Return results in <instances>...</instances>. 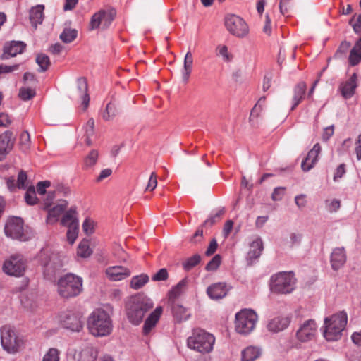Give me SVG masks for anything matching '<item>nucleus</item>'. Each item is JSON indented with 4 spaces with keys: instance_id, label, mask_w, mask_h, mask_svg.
<instances>
[{
    "instance_id": "79ce46f5",
    "label": "nucleus",
    "mask_w": 361,
    "mask_h": 361,
    "mask_svg": "<svg viewBox=\"0 0 361 361\" xmlns=\"http://www.w3.org/2000/svg\"><path fill=\"white\" fill-rule=\"evenodd\" d=\"M78 255L86 258L91 255L92 253V250L90 248L88 240H82L80 242L78 247Z\"/></svg>"
},
{
    "instance_id": "6e6d98bb",
    "label": "nucleus",
    "mask_w": 361,
    "mask_h": 361,
    "mask_svg": "<svg viewBox=\"0 0 361 361\" xmlns=\"http://www.w3.org/2000/svg\"><path fill=\"white\" fill-rule=\"evenodd\" d=\"M157 185V176L155 172H152L149 176L148 183L145 191H153Z\"/></svg>"
},
{
    "instance_id": "09e8293b",
    "label": "nucleus",
    "mask_w": 361,
    "mask_h": 361,
    "mask_svg": "<svg viewBox=\"0 0 361 361\" xmlns=\"http://www.w3.org/2000/svg\"><path fill=\"white\" fill-rule=\"evenodd\" d=\"M35 90L30 87H21L19 90V97L23 101L31 99L35 96Z\"/></svg>"
},
{
    "instance_id": "aec40b11",
    "label": "nucleus",
    "mask_w": 361,
    "mask_h": 361,
    "mask_svg": "<svg viewBox=\"0 0 361 361\" xmlns=\"http://www.w3.org/2000/svg\"><path fill=\"white\" fill-rule=\"evenodd\" d=\"M330 262L334 270L341 269L346 262V253L343 247L334 248L331 254Z\"/></svg>"
},
{
    "instance_id": "69168bd1",
    "label": "nucleus",
    "mask_w": 361,
    "mask_h": 361,
    "mask_svg": "<svg viewBox=\"0 0 361 361\" xmlns=\"http://www.w3.org/2000/svg\"><path fill=\"white\" fill-rule=\"evenodd\" d=\"M217 247H218V244H217L216 240L215 239H213L210 242L209 247H207V249L205 252V255L207 256H211L216 252Z\"/></svg>"
},
{
    "instance_id": "4d7b16f0",
    "label": "nucleus",
    "mask_w": 361,
    "mask_h": 361,
    "mask_svg": "<svg viewBox=\"0 0 361 361\" xmlns=\"http://www.w3.org/2000/svg\"><path fill=\"white\" fill-rule=\"evenodd\" d=\"M349 24L352 25L354 31L358 33L361 31V14L359 15L355 20V16H353L349 21Z\"/></svg>"
},
{
    "instance_id": "9b49d317",
    "label": "nucleus",
    "mask_w": 361,
    "mask_h": 361,
    "mask_svg": "<svg viewBox=\"0 0 361 361\" xmlns=\"http://www.w3.org/2000/svg\"><path fill=\"white\" fill-rule=\"evenodd\" d=\"M2 269L8 275L20 276L25 271L26 260L21 255H13L5 260Z\"/></svg>"
},
{
    "instance_id": "f8f14e48",
    "label": "nucleus",
    "mask_w": 361,
    "mask_h": 361,
    "mask_svg": "<svg viewBox=\"0 0 361 361\" xmlns=\"http://www.w3.org/2000/svg\"><path fill=\"white\" fill-rule=\"evenodd\" d=\"M116 16L115 10H100L95 13L91 18L90 22V29L91 30L102 27L107 28L114 19Z\"/></svg>"
},
{
    "instance_id": "a878e982",
    "label": "nucleus",
    "mask_w": 361,
    "mask_h": 361,
    "mask_svg": "<svg viewBox=\"0 0 361 361\" xmlns=\"http://www.w3.org/2000/svg\"><path fill=\"white\" fill-rule=\"evenodd\" d=\"M25 48V44L23 42L13 41L4 47V58L16 56L18 54H21Z\"/></svg>"
},
{
    "instance_id": "6e6552de",
    "label": "nucleus",
    "mask_w": 361,
    "mask_h": 361,
    "mask_svg": "<svg viewBox=\"0 0 361 361\" xmlns=\"http://www.w3.org/2000/svg\"><path fill=\"white\" fill-rule=\"evenodd\" d=\"M257 321L255 312L250 309L242 310L235 314V329L241 335H247L255 329Z\"/></svg>"
},
{
    "instance_id": "f704fd0d",
    "label": "nucleus",
    "mask_w": 361,
    "mask_h": 361,
    "mask_svg": "<svg viewBox=\"0 0 361 361\" xmlns=\"http://www.w3.org/2000/svg\"><path fill=\"white\" fill-rule=\"evenodd\" d=\"M242 361H255L261 355L259 348L249 346L242 351Z\"/></svg>"
},
{
    "instance_id": "a18cd8bd",
    "label": "nucleus",
    "mask_w": 361,
    "mask_h": 361,
    "mask_svg": "<svg viewBox=\"0 0 361 361\" xmlns=\"http://www.w3.org/2000/svg\"><path fill=\"white\" fill-rule=\"evenodd\" d=\"M36 62L39 65V71L41 72L46 71L50 66L49 58L44 54H39L37 56Z\"/></svg>"
},
{
    "instance_id": "680f3d73",
    "label": "nucleus",
    "mask_w": 361,
    "mask_h": 361,
    "mask_svg": "<svg viewBox=\"0 0 361 361\" xmlns=\"http://www.w3.org/2000/svg\"><path fill=\"white\" fill-rule=\"evenodd\" d=\"M51 183L48 180L40 181L37 185V191L39 195H44L46 192V189L49 188Z\"/></svg>"
},
{
    "instance_id": "5fc2aeb1",
    "label": "nucleus",
    "mask_w": 361,
    "mask_h": 361,
    "mask_svg": "<svg viewBox=\"0 0 361 361\" xmlns=\"http://www.w3.org/2000/svg\"><path fill=\"white\" fill-rule=\"evenodd\" d=\"M169 274L165 268H162L159 269L155 274H154L152 277V281H165L168 279Z\"/></svg>"
},
{
    "instance_id": "f257e3e1",
    "label": "nucleus",
    "mask_w": 361,
    "mask_h": 361,
    "mask_svg": "<svg viewBox=\"0 0 361 361\" xmlns=\"http://www.w3.org/2000/svg\"><path fill=\"white\" fill-rule=\"evenodd\" d=\"M152 307L153 303L147 297L140 294L133 295L126 304L127 318L133 325H138Z\"/></svg>"
},
{
    "instance_id": "cd10ccee",
    "label": "nucleus",
    "mask_w": 361,
    "mask_h": 361,
    "mask_svg": "<svg viewBox=\"0 0 361 361\" xmlns=\"http://www.w3.org/2000/svg\"><path fill=\"white\" fill-rule=\"evenodd\" d=\"M44 5H37L32 7L30 11V20L31 24L36 29L38 24H41L44 19Z\"/></svg>"
},
{
    "instance_id": "72a5a7b5",
    "label": "nucleus",
    "mask_w": 361,
    "mask_h": 361,
    "mask_svg": "<svg viewBox=\"0 0 361 361\" xmlns=\"http://www.w3.org/2000/svg\"><path fill=\"white\" fill-rule=\"evenodd\" d=\"M263 242L261 238H257L250 244V250L248 252V257L250 259H257L259 257L263 250Z\"/></svg>"
},
{
    "instance_id": "20e7f679",
    "label": "nucleus",
    "mask_w": 361,
    "mask_h": 361,
    "mask_svg": "<svg viewBox=\"0 0 361 361\" xmlns=\"http://www.w3.org/2000/svg\"><path fill=\"white\" fill-rule=\"evenodd\" d=\"M82 279L73 274H67L57 281V292L63 298L79 295L82 290Z\"/></svg>"
},
{
    "instance_id": "4468645a",
    "label": "nucleus",
    "mask_w": 361,
    "mask_h": 361,
    "mask_svg": "<svg viewBox=\"0 0 361 361\" xmlns=\"http://www.w3.org/2000/svg\"><path fill=\"white\" fill-rule=\"evenodd\" d=\"M317 331V326L314 320L309 319L301 325L296 332V337L300 342L312 340Z\"/></svg>"
},
{
    "instance_id": "338daca9",
    "label": "nucleus",
    "mask_w": 361,
    "mask_h": 361,
    "mask_svg": "<svg viewBox=\"0 0 361 361\" xmlns=\"http://www.w3.org/2000/svg\"><path fill=\"white\" fill-rule=\"evenodd\" d=\"M11 123L10 116L7 114H0V126L7 127Z\"/></svg>"
},
{
    "instance_id": "37998d69",
    "label": "nucleus",
    "mask_w": 361,
    "mask_h": 361,
    "mask_svg": "<svg viewBox=\"0 0 361 361\" xmlns=\"http://www.w3.org/2000/svg\"><path fill=\"white\" fill-rule=\"evenodd\" d=\"M94 121L93 118H90L85 126V142L87 145H92V140L90 137L94 135Z\"/></svg>"
},
{
    "instance_id": "9d476101",
    "label": "nucleus",
    "mask_w": 361,
    "mask_h": 361,
    "mask_svg": "<svg viewBox=\"0 0 361 361\" xmlns=\"http://www.w3.org/2000/svg\"><path fill=\"white\" fill-rule=\"evenodd\" d=\"M225 27L228 32L238 38H245L250 32L247 23L239 16L228 14L225 18Z\"/></svg>"
},
{
    "instance_id": "c03bdc74",
    "label": "nucleus",
    "mask_w": 361,
    "mask_h": 361,
    "mask_svg": "<svg viewBox=\"0 0 361 361\" xmlns=\"http://www.w3.org/2000/svg\"><path fill=\"white\" fill-rule=\"evenodd\" d=\"M30 136L27 131L23 132L20 136L19 145L20 149L26 152L30 147Z\"/></svg>"
},
{
    "instance_id": "49530a36",
    "label": "nucleus",
    "mask_w": 361,
    "mask_h": 361,
    "mask_svg": "<svg viewBox=\"0 0 361 361\" xmlns=\"http://www.w3.org/2000/svg\"><path fill=\"white\" fill-rule=\"evenodd\" d=\"M201 260V257L200 255L196 254L192 255V257L188 258L183 263V267L185 270L189 271L192 269L194 267L197 265Z\"/></svg>"
},
{
    "instance_id": "c85d7f7f",
    "label": "nucleus",
    "mask_w": 361,
    "mask_h": 361,
    "mask_svg": "<svg viewBox=\"0 0 361 361\" xmlns=\"http://www.w3.org/2000/svg\"><path fill=\"white\" fill-rule=\"evenodd\" d=\"M307 85L304 82H299L293 90V106L291 111L294 110L295 107L302 102L305 97Z\"/></svg>"
},
{
    "instance_id": "2eb2a0df",
    "label": "nucleus",
    "mask_w": 361,
    "mask_h": 361,
    "mask_svg": "<svg viewBox=\"0 0 361 361\" xmlns=\"http://www.w3.org/2000/svg\"><path fill=\"white\" fill-rule=\"evenodd\" d=\"M105 274L109 280L118 281L129 277L131 271L126 267L112 266L106 269Z\"/></svg>"
},
{
    "instance_id": "bb28decb",
    "label": "nucleus",
    "mask_w": 361,
    "mask_h": 361,
    "mask_svg": "<svg viewBox=\"0 0 361 361\" xmlns=\"http://www.w3.org/2000/svg\"><path fill=\"white\" fill-rule=\"evenodd\" d=\"M188 284V278H184L173 286L168 293L169 300L173 302L175 300L184 293Z\"/></svg>"
},
{
    "instance_id": "7ed1b4c3",
    "label": "nucleus",
    "mask_w": 361,
    "mask_h": 361,
    "mask_svg": "<svg viewBox=\"0 0 361 361\" xmlns=\"http://www.w3.org/2000/svg\"><path fill=\"white\" fill-rule=\"evenodd\" d=\"M215 343L214 336L201 329H194L187 339L188 347L201 354L210 353Z\"/></svg>"
},
{
    "instance_id": "39448f33",
    "label": "nucleus",
    "mask_w": 361,
    "mask_h": 361,
    "mask_svg": "<svg viewBox=\"0 0 361 361\" xmlns=\"http://www.w3.org/2000/svg\"><path fill=\"white\" fill-rule=\"evenodd\" d=\"M348 316L342 311L324 319V336L327 341H334L341 338L342 331L347 324Z\"/></svg>"
},
{
    "instance_id": "393cba45",
    "label": "nucleus",
    "mask_w": 361,
    "mask_h": 361,
    "mask_svg": "<svg viewBox=\"0 0 361 361\" xmlns=\"http://www.w3.org/2000/svg\"><path fill=\"white\" fill-rule=\"evenodd\" d=\"M162 313V307H157L147 318L143 326V333L147 335L158 322Z\"/></svg>"
},
{
    "instance_id": "603ef678",
    "label": "nucleus",
    "mask_w": 361,
    "mask_h": 361,
    "mask_svg": "<svg viewBox=\"0 0 361 361\" xmlns=\"http://www.w3.org/2000/svg\"><path fill=\"white\" fill-rule=\"evenodd\" d=\"M79 226H71L68 228L67 239L70 244H73L78 237Z\"/></svg>"
},
{
    "instance_id": "58836bf2",
    "label": "nucleus",
    "mask_w": 361,
    "mask_h": 361,
    "mask_svg": "<svg viewBox=\"0 0 361 361\" xmlns=\"http://www.w3.org/2000/svg\"><path fill=\"white\" fill-rule=\"evenodd\" d=\"M216 56H221L224 62H231L233 59V55L228 51L226 45H218L216 49Z\"/></svg>"
},
{
    "instance_id": "e2e57ef3",
    "label": "nucleus",
    "mask_w": 361,
    "mask_h": 361,
    "mask_svg": "<svg viewBox=\"0 0 361 361\" xmlns=\"http://www.w3.org/2000/svg\"><path fill=\"white\" fill-rule=\"evenodd\" d=\"M285 188L279 187L274 189L271 198L274 201L281 200L284 195Z\"/></svg>"
},
{
    "instance_id": "864d4df0",
    "label": "nucleus",
    "mask_w": 361,
    "mask_h": 361,
    "mask_svg": "<svg viewBox=\"0 0 361 361\" xmlns=\"http://www.w3.org/2000/svg\"><path fill=\"white\" fill-rule=\"evenodd\" d=\"M221 257L219 255H216L207 264L205 269L207 271H215L221 264Z\"/></svg>"
},
{
    "instance_id": "ddd939ff",
    "label": "nucleus",
    "mask_w": 361,
    "mask_h": 361,
    "mask_svg": "<svg viewBox=\"0 0 361 361\" xmlns=\"http://www.w3.org/2000/svg\"><path fill=\"white\" fill-rule=\"evenodd\" d=\"M82 315L79 312L68 311L61 316L63 326L73 331H80L83 327Z\"/></svg>"
},
{
    "instance_id": "4be33fe9",
    "label": "nucleus",
    "mask_w": 361,
    "mask_h": 361,
    "mask_svg": "<svg viewBox=\"0 0 361 361\" xmlns=\"http://www.w3.org/2000/svg\"><path fill=\"white\" fill-rule=\"evenodd\" d=\"M357 74L353 73L345 82L341 85L340 90L344 98H350L354 94L357 87Z\"/></svg>"
},
{
    "instance_id": "f03ea898",
    "label": "nucleus",
    "mask_w": 361,
    "mask_h": 361,
    "mask_svg": "<svg viewBox=\"0 0 361 361\" xmlns=\"http://www.w3.org/2000/svg\"><path fill=\"white\" fill-rule=\"evenodd\" d=\"M87 328L94 336L109 335L113 328L110 315L102 309H96L88 317Z\"/></svg>"
},
{
    "instance_id": "8fccbe9b",
    "label": "nucleus",
    "mask_w": 361,
    "mask_h": 361,
    "mask_svg": "<svg viewBox=\"0 0 361 361\" xmlns=\"http://www.w3.org/2000/svg\"><path fill=\"white\" fill-rule=\"evenodd\" d=\"M60 351L56 348H50L44 355L42 361H59Z\"/></svg>"
},
{
    "instance_id": "c756f323",
    "label": "nucleus",
    "mask_w": 361,
    "mask_h": 361,
    "mask_svg": "<svg viewBox=\"0 0 361 361\" xmlns=\"http://www.w3.org/2000/svg\"><path fill=\"white\" fill-rule=\"evenodd\" d=\"M171 310L173 317L179 322L187 320L190 316L187 308L174 302H171Z\"/></svg>"
},
{
    "instance_id": "13d9d810",
    "label": "nucleus",
    "mask_w": 361,
    "mask_h": 361,
    "mask_svg": "<svg viewBox=\"0 0 361 361\" xmlns=\"http://www.w3.org/2000/svg\"><path fill=\"white\" fill-rule=\"evenodd\" d=\"M83 231L86 234H92L94 232V222L90 219H86L82 224Z\"/></svg>"
},
{
    "instance_id": "473e14b6",
    "label": "nucleus",
    "mask_w": 361,
    "mask_h": 361,
    "mask_svg": "<svg viewBox=\"0 0 361 361\" xmlns=\"http://www.w3.org/2000/svg\"><path fill=\"white\" fill-rule=\"evenodd\" d=\"M348 61L353 66L357 65L361 61V37L351 49Z\"/></svg>"
},
{
    "instance_id": "de8ad7c7",
    "label": "nucleus",
    "mask_w": 361,
    "mask_h": 361,
    "mask_svg": "<svg viewBox=\"0 0 361 361\" xmlns=\"http://www.w3.org/2000/svg\"><path fill=\"white\" fill-rule=\"evenodd\" d=\"M266 102V97H262L259 99L257 104L252 108L250 118H257L259 116V114L262 111L263 106H264Z\"/></svg>"
},
{
    "instance_id": "a211bd4d",
    "label": "nucleus",
    "mask_w": 361,
    "mask_h": 361,
    "mask_svg": "<svg viewBox=\"0 0 361 361\" xmlns=\"http://www.w3.org/2000/svg\"><path fill=\"white\" fill-rule=\"evenodd\" d=\"M87 82L85 78H80L77 80V87L75 91V97L82 100L84 110H85L90 102V97L87 94Z\"/></svg>"
},
{
    "instance_id": "dca6fc26",
    "label": "nucleus",
    "mask_w": 361,
    "mask_h": 361,
    "mask_svg": "<svg viewBox=\"0 0 361 361\" xmlns=\"http://www.w3.org/2000/svg\"><path fill=\"white\" fill-rule=\"evenodd\" d=\"M225 209L224 208L219 209L216 214L212 216H210L209 219H207L204 224L199 227L197 231H195V234L193 235L192 238H191V241L194 243H198L201 242L202 238H203V226H206L207 225L212 226L216 222L219 221L221 216L224 214Z\"/></svg>"
},
{
    "instance_id": "6ab92c4d",
    "label": "nucleus",
    "mask_w": 361,
    "mask_h": 361,
    "mask_svg": "<svg viewBox=\"0 0 361 361\" xmlns=\"http://www.w3.org/2000/svg\"><path fill=\"white\" fill-rule=\"evenodd\" d=\"M321 146L319 143H317L314 145L313 148L308 152L306 159L302 161L301 164L302 169L304 171H308L314 166L318 161V156L321 152Z\"/></svg>"
},
{
    "instance_id": "f3484780",
    "label": "nucleus",
    "mask_w": 361,
    "mask_h": 361,
    "mask_svg": "<svg viewBox=\"0 0 361 361\" xmlns=\"http://www.w3.org/2000/svg\"><path fill=\"white\" fill-rule=\"evenodd\" d=\"M98 351L92 346H85L75 351L73 359L75 361H95Z\"/></svg>"
},
{
    "instance_id": "4c0bfd02",
    "label": "nucleus",
    "mask_w": 361,
    "mask_h": 361,
    "mask_svg": "<svg viewBox=\"0 0 361 361\" xmlns=\"http://www.w3.org/2000/svg\"><path fill=\"white\" fill-rule=\"evenodd\" d=\"M99 153L96 149L91 150L89 154L84 158L83 168L88 169L94 166L98 160Z\"/></svg>"
},
{
    "instance_id": "052dcab7",
    "label": "nucleus",
    "mask_w": 361,
    "mask_h": 361,
    "mask_svg": "<svg viewBox=\"0 0 361 361\" xmlns=\"http://www.w3.org/2000/svg\"><path fill=\"white\" fill-rule=\"evenodd\" d=\"M341 206V202L338 200H332L330 202L326 201V207L330 212H336Z\"/></svg>"
},
{
    "instance_id": "0eeeda50",
    "label": "nucleus",
    "mask_w": 361,
    "mask_h": 361,
    "mask_svg": "<svg viewBox=\"0 0 361 361\" xmlns=\"http://www.w3.org/2000/svg\"><path fill=\"white\" fill-rule=\"evenodd\" d=\"M295 279L293 272H279L271 278L270 289L272 293L288 294L295 288Z\"/></svg>"
},
{
    "instance_id": "bf43d9fd",
    "label": "nucleus",
    "mask_w": 361,
    "mask_h": 361,
    "mask_svg": "<svg viewBox=\"0 0 361 361\" xmlns=\"http://www.w3.org/2000/svg\"><path fill=\"white\" fill-rule=\"evenodd\" d=\"M27 179V174L25 171H20L18 176L17 180V188H24L25 183Z\"/></svg>"
},
{
    "instance_id": "e433bc0d",
    "label": "nucleus",
    "mask_w": 361,
    "mask_h": 361,
    "mask_svg": "<svg viewBox=\"0 0 361 361\" xmlns=\"http://www.w3.org/2000/svg\"><path fill=\"white\" fill-rule=\"evenodd\" d=\"M148 281L149 276L147 274H142L131 279L130 287L134 290H138L142 288Z\"/></svg>"
},
{
    "instance_id": "b1692460",
    "label": "nucleus",
    "mask_w": 361,
    "mask_h": 361,
    "mask_svg": "<svg viewBox=\"0 0 361 361\" xmlns=\"http://www.w3.org/2000/svg\"><path fill=\"white\" fill-rule=\"evenodd\" d=\"M13 143L12 132L7 130L0 135V154H7L12 149Z\"/></svg>"
},
{
    "instance_id": "3c124183",
    "label": "nucleus",
    "mask_w": 361,
    "mask_h": 361,
    "mask_svg": "<svg viewBox=\"0 0 361 361\" xmlns=\"http://www.w3.org/2000/svg\"><path fill=\"white\" fill-rule=\"evenodd\" d=\"M25 199L28 204L34 205L37 202V197L36 196V192L34 187H30L25 195Z\"/></svg>"
},
{
    "instance_id": "7c9ffc66",
    "label": "nucleus",
    "mask_w": 361,
    "mask_h": 361,
    "mask_svg": "<svg viewBox=\"0 0 361 361\" xmlns=\"http://www.w3.org/2000/svg\"><path fill=\"white\" fill-rule=\"evenodd\" d=\"M67 203L63 201L50 209L48 212L47 223H55L57 221V218L65 211Z\"/></svg>"
},
{
    "instance_id": "a19ab883",
    "label": "nucleus",
    "mask_w": 361,
    "mask_h": 361,
    "mask_svg": "<svg viewBox=\"0 0 361 361\" xmlns=\"http://www.w3.org/2000/svg\"><path fill=\"white\" fill-rule=\"evenodd\" d=\"M78 35V32L75 29L66 28L60 35V39L65 43L73 42Z\"/></svg>"
},
{
    "instance_id": "0e129e2a",
    "label": "nucleus",
    "mask_w": 361,
    "mask_h": 361,
    "mask_svg": "<svg viewBox=\"0 0 361 361\" xmlns=\"http://www.w3.org/2000/svg\"><path fill=\"white\" fill-rule=\"evenodd\" d=\"M350 45L348 42H342L336 53V56H339L341 54H345L350 49Z\"/></svg>"
},
{
    "instance_id": "5701e85b",
    "label": "nucleus",
    "mask_w": 361,
    "mask_h": 361,
    "mask_svg": "<svg viewBox=\"0 0 361 361\" xmlns=\"http://www.w3.org/2000/svg\"><path fill=\"white\" fill-rule=\"evenodd\" d=\"M227 292V286L224 283L213 284L209 286L207 290L209 297L213 300H218L225 297Z\"/></svg>"
},
{
    "instance_id": "774afa93",
    "label": "nucleus",
    "mask_w": 361,
    "mask_h": 361,
    "mask_svg": "<svg viewBox=\"0 0 361 361\" xmlns=\"http://www.w3.org/2000/svg\"><path fill=\"white\" fill-rule=\"evenodd\" d=\"M295 202L296 205L299 208L305 207L306 206V204H307L306 195H297L295 197Z\"/></svg>"
},
{
    "instance_id": "c9c22d12",
    "label": "nucleus",
    "mask_w": 361,
    "mask_h": 361,
    "mask_svg": "<svg viewBox=\"0 0 361 361\" xmlns=\"http://www.w3.org/2000/svg\"><path fill=\"white\" fill-rule=\"evenodd\" d=\"M61 223L63 226L68 228H71V226H79L75 209L71 208L67 211L63 215Z\"/></svg>"
},
{
    "instance_id": "ea45409f",
    "label": "nucleus",
    "mask_w": 361,
    "mask_h": 361,
    "mask_svg": "<svg viewBox=\"0 0 361 361\" xmlns=\"http://www.w3.org/2000/svg\"><path fill=\"white\" fill-rule=\"evenodd\" d=\"M118 111L116 105L111 102H109L106 109L102 113V117L104 121L112 120L117 114Z\"/></svg>"
},
{
    "instance_id": "412c9836",
    "label": "nucleus",
    "mask_w": 361,
    "mask_h": 361,
    "mask_svg": "<svg viewBox=\"0 0 361 361\" xmlns=\"http://www.w3.org/2000/svg\"><path fill=\"white\" fill-rule=\"evenodd\" d=\"M290 322L288 317H276L268 322L267 327L269 331L277 333L286 329Z\"/></svg>"
},
{
    "instance_id": "423d86ee",
    "label": "nucleus",
    "mask_w": 361,
    "mask_h": 361,
    "mask_svg": "<svg viewBox=\"0 0 361 361\" xmlns=\"http://www.w3.org/2000/svg\"><path fill=\"white\" fill-rule=\"evenodd\" d=\"M1 343L7 353L13 354L20 350L23 345V340L15 328L5 325L0 329Z\"/></svg>"
},
{
    "instance_id": "1a4fd4ad",
    "label": "nucleus",
    "mask_w": 361,
    "mask_h": 361,
    "mask_svg": "<svg viewBox=\"0 0 361 361\" xmlns=\"http://www.w3.org/2000/svg\"><path fill=\"white\" fill-rule=\"evenodd\" d=\"M4 232L7 237L20 241H27L32 235L24 230L23 221L19 217H12L7 220Z\"/></svg>"
},
{
    "instance_id": "2f4dec72",
    "label": "nucleus",
    "mask_w": 361,
    "mask_h": 361,
    "mask_svg": "<svg viewBox=\"0 0 361 361\" xmlns=\"http://www.w3.org/2000/svg\"><path fill=\"white\" fill-rule=\"evenodd\" d=\"M193 65V56L192 53L188 51L184 59L183 68L182 71V78L185 82H187L189 80L190 73L192 72Z\"/></svg>"
}]
</instances>
